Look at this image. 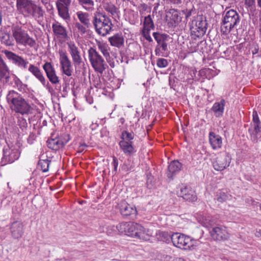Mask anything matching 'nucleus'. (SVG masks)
<instances>
[{
    "label": "nucleus",
    "mask_w": 261,
    "mask_h": 261,
    "mask_svg": "<svg viewBox=\"0 0 261 261\" xmlns=\"http://www.w3.org/2000/svg\"><path fill=\"white\" fill-rule=\"evenodd\" d=\"M231 158L227 152H221L212 162L215 170L221 171L229 166Z\"/></svg>",
    "instance_id": "1a4fd4ad"
},
{
    "label": "nucleus",
    "mask_w": 261,
    "mask_h": 261,
    "mask_svg": "<svg viewBox=\"0 0 261 261\" xmlns=\"http://www.w3.org/2000/svg\"><path fill=\"white\" fill-rule=\"evenodd\" d=\"M171 19L174 21L175 23H178L181 20V16L180 13L176 10H172Z\"/></svg>",
    "instance_id": "79ce46f5"
},
{
    "label": "nucleus",
    "mask_w": 261,
    "mask_h": 261,
    "mask_svg": "<svg viewBox=\"0 0 261 261\" xmlns=\"http://www.w3.org/2000/svg\"><path fill=\"white\" fill-rule=\"evenodd\" d=\"M88 58L91 65L95 71L102 74L108 65L103 58L96 50L90 47L88 50Z\"/></svg>",
    "instance_id": "6e6552de"
},
{
    "label": "nucleus",
    "mask_w": 261,
    "mask_h": 261,
    "mask_svg": "<svg viewBox=\"0 0 261 261\" xmlns=\"http://www.w3.org/2000/svg\"><path fill=\"white\" fill-rule=\"evenodd\" d=\"M87 145L85 143L81 144L79 147L78 152H81L87 147Z\"/></svg>",
    "instance_id": "5fc2aeb1"
},
{
    "label": "nucleus",
    "mask_w": 261,
    "mask_h": 261,
    "mask_svg": "<svg viewBox=\"0 0 261 261\" xmlns=\"http://www.w3.org/2000/svg\"><path fill=\"white\" fill-rule=\"evenodd\" d=\"M75 27L77 29L78 31L81 33V34H84L86 32V27L83 24H82L80 22H76L75 23Z\"/></svg>",
    "instance_id": "de8ad7c7"
},
{
    "label": "nucleus",
    "mask_w": 261,
    "mask_h": 261,
    "mask_svg": "<svg viewBox=\"0 0 261 261\" xmlns=\"http://www.w3.org/2000/svg\"><path fill=\"white\" fill-rule=\"evenodd\" d=\"M181 168L182 164L178 161H172L168 166V177L172 179L173 176L181 170Z\"/></svg>",
    "instance_id": "393cba45"
},
{
    "label": "nucleus",
    "mask_w": 261,
    "mask_h": 261,
    "mask_svg": "<svg viewBox=\"0 0 261 261\" xmlns=\"http://www.w3.org/2000/svg\"><path fill=\"white\" fill-rule=\"evenodd\" d=\"M252 116V126L253 129L251 133V139L253 142H257L259 133L261 132V123L256 111L253 112Z\"/></svg>",
    "instance_id": "dca6fc26"
},
{
    "label": "nucleus",
    "mask_w": 261,
    "mask_h": 261,
    "mask_svg": "<svg viewBox=\"0 0 261 261\" xmlns=\"http://www.w3.org/2000/svg\"><path fill=\"white\" fill-rule=\"evenodd\" d=\"M119 144L120 149L127 156H130L136 152L135 148L133 146V142H127L124 141H120Z\"/></svg>",
    "instance_id": "bb28decb"
},
{
    "label": "nucleus",
    "mask_w": 261,
    "mask_h": 261,
    "mask_svg": "<svg viewBox=\"0 0 261 261\" xmlns=\"http://www.w3.org/2000/svg\"><path fill=\"white\" fill-rule=\"evenodd\" d=\"M149 9V7L145 3H141L138 6V10L140 15H143Z\"/></svg>",
    "instance_id": "a18cd8bd"
},
{
    "label": "nucleus",
    "mask_w": 261,
    "mask_h": 261,
    "mask_svg": "<svg viewBox=\"0 0 261 261\" xmlns=\"http://www.w3.org/2000/svg\"><path fill=\"white\" fill-rule=\"evenodd\" d=\"M156 65L159 68H165L168 65L167 60L163 58H159L157 60Z\"/></svg>",
    "instance_id": "49530a36"
},
{
    "label": "nucleus",
    "mask_w": 261,
    "mask_h": 261,
    "mask_svg": "<svg viewBox=\"0 0 261 261\" xmlns=\"http://www.w3.org/2000/svg\"><path fill=\"white\" fill-rule=\"evenodd\" d=\"M46 75L55 72V69L50 62H46L42 66Z\"/></svg>",
    "instance_id": "a19ab883"
},
{
    "label": "nucleus",
    "mask_w": 261,
    "mask_h": 261,
    "mask_svg": "<svg viewBox=\"0 0 261 261\" xmlns=\"http://www.w3.org/2000/svg\"><path fill=\"white\" fill-rule=\"evenodd\" d=\"M50 161L46 159H40L38 163V168L41 170L43 172L48 171Z\"/></svg>",
    "instance_id": "f704fd0d"
},
{
    "label": "nucleus",
    "mask_w": 261,
    "mask_h": 261,
    "mask_svg": "<svg viewBox=\"0 0 261 261\" xmlns=\"http://www.w3.org/2000/svg\"><path fill=\"white\" fill-rule=\"evenodd\" d=\"M97 46L98 49L100 50L101 53L103 54V56L106 59H107L108 58H110V47L107 44L99 42L97 43Z\"/></svg>",
    "instance_id": "e433bc0d"
},
{
    "label": "nucleus",
    "mask_w": 261,
    "mask_h": 261,
    "mask_svg": "<svg viewBox=\"0 0 261 261\" xmlns=\"http://www.w3.org/2000/svg\"><path fill=\"white\" fill-rule=\"evenodd\" d=\"M0 39L1 43L7 46H12L14 45V39L10 36L8 33H2L0 34Z\"/></svg>",
    "instance_id": "c85d7f7f"
},
{
    "label": "nucleus",
    "mask_w": 261,
    "mask_h": 261,
    "mask_svg": "<svg viewBox=\"0 0 261 261\" xmlns=\"http://www.w3.org/2000/svg\"><path fill=\"white\" fill-rule=\"evenodd\" d=\"M105 10L111 14L112 16L118 15V10L117 7L112 3H106L103 6Z\"/></svg>",
    "instance_id": "72a5a7b5"
},
{
    "label": "nucleus",
    "mask_w": 261,
    "mask_h": 261,
    "mask_svg": "<svg viewBox=\"0 0 261 261\" xmlns=\"http://www.w3.org/2000/svg\"><path fill=\"white\" fill-rule=\"evenodd\" d=\"M121 140L125 142H133L132 140L134 138V134L133 133H129L127 131H123L121 134Z\"/></svg>",
    "instance_id": "ea45409f"
},
{
    "label": "nucleus",
    "mask_w": 261,
    "mask_h": 261,
    "mask_svg": "<svg viewBox=\"0 0 261 261\" xmlns=\"http://www.w3.org/2000/svg\"><path fill=\"white\" fill-rule=\"evenodd\" d=\"M182 12L185 15L186 19H188L191 16L196 13V10L193 5L182 10Z\"/></svg>",
    "instance_id": "4c0bfd02"
},
{
    "label": "nucleus",
    "mask_w": 261,
    "mask_h": 261,
    "mask_svg": "<svg viewBox=\"0 0 261 261\" xmlns=\"http://www.w3.org/2000/svg\"><path fill=\"white\" fill-rule=\"evenodd\" d=\"M56 5L60 16L65 20L69 19L70 15L67 8V7L69 5H66L64 3L59 0L56 3Z\"/></svg>",
    "instance_id": "a878e982"
},
{
    "label": "nucleus",
    "mask_w": 261,
    "mask_h": 261,
    "mask_svg": "<svg viewBox=\"0 0 261 261\" xmlns=\"http://www.w3.org/2000/svg\"><path fill=\"white\" fill-rule=\"evenodd\" d=\"M121 233L140 240L147 241L150 239L152 232L141 225L134 222H123L117 226Z\"/></svg>",
    "instance_id": "f257e3e1"
},
{
    "label": "nucleus",
    "mask_w": 261,
    "mask_h": 261,
    "mask_svg": "<svg viewBox=\"0 0 261 261\" xmlns=\"http://www.w3.org/2000/svg\"><path fill=\"white\" fill-rule=\"evenodd\" d=\"M251 200L252 201V205H257L258 204V206H259L260 209L261 210V204L255 201L254 200L251 199Z\"/></svg>",
    "instance_id": "6e6d98bb"
},
{
    "label": "nucleus",
    "mask_w": 261,
    "mask_h": 261,
    "mask_svg": "<svg viewBox=\"0 0 261 261\" xmlns=\"http://www.w3.org/2000/svg\"><path fill=\"white\" fill-rule=\"evenodd\" d=\"M217 201L222 203L231 199V195L228 192L221 191L217 193L215 198Z\"/></svg>",
    "instance_id": "2f4dec72"
},
{
    "label": "nucleus",
    "mask_w": 261,
    "mask_h": 261,
    "mask_svg": "<svg viewBox=\"0 0 261 261\" xmlns=\"http://www.w3.org/2000/svg\"><path fill=\"white\" fill-rule=\"evenodd\" d=\"M28 70L39 81L41 84L45 86L46 85V81L44 76L41 70L38 67L35 66L33 64H30L29 65Z\"/></svg>",
    "instance_id": "b1692460"
},
{
    "label": "nucleus",
    "mask_w": 261,
    "mask_h": 261,
    "mask_svg": "<svg viewBox=\"0 0 261 261\" xmlns=\"http://www.w3.org/2000/svg\"><path fill=\"white\" fill-rule=\"evenodd\" d=\"M10 78V71L7 64L3 59L0 54V80H5V82L9 81Z\"/></svg>",
    "instance_id": "aec40b11"
},
{
    "label": "nucleus",
    "mask_w": 261,
    "mask_h": 261,
    "mask_svg": "<svg viewBox=\"0 0 261 261\" xmlns=\"http://www.w3.org/2000/svg\"><path fill=\"white\" fill-rule=\"evenodd\" d=\"M182 261H184V260H182Z\"/></svg>",
    "instance_id": "bf43d9fd"
},
{
    "label": "nucleus",
    "mask_w": 261,
    "mask_h": 261,
    "mask_svg": "<svg viewBox=\"0 0 261 261\" xmlns=\"http://www.w3.org/2000/svg\"><path fill=\"white\" fill-rule=\"evenodd\" d=\"M225 101L224 99H221L218 102H215L213 107L212 110L215 112L216 116L219 117L222 115L224 112V107Z\"/></svg>",
    "instance_id": "c756f323"
},
{
    "label": "nucleus",
    "mask_w": 261,
    "mask_h": 261,
    "mask_svg": "<svg viewBox=\"0 0 261 261\" xmlns=\"http://www.w3.org/2000/svg\"><path fill=\"white\" fill-rule=\"evenodd\" d=\"M177 194L189 201L194 202L197 200L196 193L190 187L185 186L181 187Z\"/></svg>",
    "instance_id": "6ab92c4d"
},
{
    "label": "nucleus",
    "mask_w": 261,
    "mask_h": 261,
    "mask_svg": "<svg viewBox=\"0 0 261 261\" xmlns=\"http://www.w3.org/2000/svg\"><path fill=\"white\" fill-rule=\"evenodd\" d=\"M119 209L121 214L123 216H135L137 214L136 208L132 205L128 204L125 201L120 203Z\"/></svg>",
    "instance_id": "5701e85b"
},
{
    "label": "nucleus",
    "mask_w": 261,
    "mask_h": 261,
    "mask_svg": "<svg viewBox=\"0 0 261 261\" xmlns=\"http://www.w3.org/2000/svg\"><path fill=\"white\" fill-rule=\"evenodd\" d=\"M111 45L113 46L120 47L123 45L124 38L121 34H116L109 38Z\"/></svg>",
    "instance_id": "cd10ccee"
},
{
    "label": "nucleus",
    "mask_w": 261,
    "mask_h": 261,
    "mask_svg": "<svg viewBox=\"0 0 261 261\" xmlns=\"http://www.w3.org/2000/svg\"><path fill=\"white\" fill-rule=\"evenodd\" d=\"M2 52L5 55L7 59L13 64L23 69L27 68L29 62L24 60L21 56L7 49L3 50Z\"/></svg>",
    "instance_id": "ddd939ff"
},
{
    "label": "nucleus",
    "mask_w": 261,
    "mask_h": 261,
    "mask_svg": "<svg viewBox=\"0 0 261 261\" xmlns=\"http://www.w3.org/2000/svg\"><path fill=\"white\" fill-rule=\"evenodd\" d=\"M7 101L12 111L21 115L28 114L31 107L27 101L18 92L11 90L6 97Z\"/></svg>",
    "instance_id": "7ed1b4c3"
},
{
    "label": "nucleus",
    "mask_w": 261,
    "mask_h": 261,
    "mask_svg": "<svg viewBox=\"0 0 261 261\" xmlns=\"http://www.w3.org/2000/svg\"><path fill=\"white\" fill-rule=\"evenodd\" d=\"M171 241L176 247L187 249L192 246V240L189 236L179 233H173L171 236Z\"/></svg>",
    "instance_id": "9d476101"
},
{
    "label": "nucleus",
    "mask_w": 261,
    "mask_h": 261,
    "mask_svg": "<svg viewBox=\"0 0 261 261\" xmlns=\"http://www.w3.org/2000/svg\"><path fill=\"white\" fill-rule=\"evenodd\" d=\"M159 236L161 238V239L164 242H167L171 240V236L170 234L168 233V232L166 231H162L159 232Z\"/></svg>",
    "instance_id": "c03bdc74"
},
{
    "label": "nucleus",
    "mask_w": 261,
    "mask_h": 261,
    "mask_svg": "<svg viewBox=\"0 0 261 261\" xmlns=\"http://www.w3.org/2000/svg\"><path fill=\"white\" fill-rule=\"evenodd\" d=\"M154 28V25L152 18L150 15L144 17L143 28L142 30H151Z\"/></svg>",
    "instance_id": "c9c22d12"
},
{
    "label": "nucleus",
    "mask_w": 261,
    "mask_h": 261,
    "mask_svg": "<svg viewBox=\"0 0 261 261\" xmlns=\"http://www.w3.org/2000/svg\"><path fill=\"white\" fill-rule=\"evenodd\" d=\"M79 4L87 11H92L94 9V3L92 0H77Z\"/></svg>",
    "instance_id": "473e14b6"
},
{
    "label": "nucleus",
    "mask_w": 261,
    "mask_h": 261,
    "mask_svg": "<svg viewBox=\"0 0 261 261\" xmlns=\"http://www.w3.org/2000/svg\"><path fill=\"white\" fill-rule=\"evenodd\" d=\"M11 30L13 38L17 44L30 47H34L36 46V40L31 37L21 27L13 25Z\"/></svg>",
    "instance_id": "423d86ee"
},
{
    "label": "nucleus",
    "mask_w": 261,
    "mask_h": 261,
    "mask_svg": "<svg viewBox=\"0 0 261 261\" xmlns=\"http://www.w3.org/2000/svg\"><path fill=\"white\" fill-rule=\"evenodd\" d=\"M59 54L61 69L63 73L67 76H71L72 73L71 62L67 53L63 50H59Z\"/></svg>",
    "instance_id": "f8f14e48"
},
{
    "label": "nucleus",
    "mask_w": 261,
    "mask_h": 261,
    "mask_svg": "<svg viewBox=\"0 0 261 261\" xmlns=\"http://www.w3.org/2000/svg\"><path fill=\"white\" fill-rule=\"evenodd\" d=\"M168 4L178 6L181 4V0H167Z\"/></svg>",
    "instance_id": "3c124183"
},
{
    "label": "nucleus",
    "mask_w": 261,
    "mask_h": 261,
    "mask_svg": "<svg viewBox=\"0 0 261 261\" xmlns=\"http://www.w3.org/2000/svg\"><path fill=\"white\" fill-rule=\"evenodd\" d=\"M67 45L74 66H79L83 63V61L79 47L72 41L67 42Z\"/></svg>",
    "instance_id": "4468645a"
},
{
    "label": "nucleus",
    "mask_w": 261,
    "mask_h": 261,
    "mask_svg": "<svg viewBox=\"0 0 261 261\" xmlns=\"http://www.w3.org/2000/svg\"><path fill=\"white\" fill-rule=\"evenodd\" d=\"M112 164L114 167V171L116 172L118 166V161L117 159L115 156L113 157Z\"/></svg>",
    "instance_id": "603ef678"
},
{
    "label": "nucleus",
    "mask_w": 261,
    "mask_h": 261,
    "mask_svg": "<svg viewBox=\"0 0 261 261\" xmlns=\"http://www.w3.org/2000/svg\"><path fill=\"white\" fill-rule=\"evenodd\" d=\"M46 76L52 84H57L59 83V79L56 74V71Z\"/></svg>",
    "instance_id": "37998d69"
},
{
    "label": "nucleus",
    "mask_w": 261,
    "mask_h": 261,
    "mask_svg": "<svg viewBox=\"0 0 261 261\" xmlns=\"http://www.w3.org/2000/svg\"><path fill=\"white\" fill-rule=\"evenodd\" d=\"M206 17L203 15H197L189 23L191 37L196 39L202 37L207 30Z\"/></svg>",
    "instance_id": "39448f33"
},
{
    "label": "nucleus",
    "mask_w": 261,
    "mask_h": 261,
    "mask_svg": "<svg viewBox=\"0 0 261 261\" xmlns=\"http://www.w3.org/2000/svg\"><path fill=\"white\" fill-rule=\"evenodd\" d=\"M257 6L259 7H261V0H257Z\"/></svg>",
    "instance_id": "4d7b16f0"
},
{
    "label": "nucleus",
    "mask_w": 261,
    "mask_h": 261,
    "mask_svg": "<svg viewBox=\"0 0 261 261\" xmlns=\"http://www.w3.org/2000/svg\"><path fill=\"white\" fill-rule=\"evenodd\" d=\"M240 18L238 13L233 9H230L223 13V19L221 25V31L223 34H228L240 22Z\"/></svg>",
    "instance_id": "0eeeda50"
},
{
    "label": "nucleus",
    "mask_w": 261,
    "mask_h": 261,
    "mask_svg": "<svg viewBox=\"0 0 261 261\" xmlns=\"http://www.w3.org/2000/svg\"><path fill=\"white\" fill-rule=\"evenodd\" d=\"M150 30H142V34L143 36L149 42H151L152 39L150 36Z\"/></svg>",
    "instance_id": "09e8293b"
},
{
    "label": "nucleus",
    "mask_w": 261,
    "mask_h": 261,
    "mask_svg": "<svg viewBox=\"0 0 261 261\" xmlns=\"http://www.w3.org/2000/svg\"><path fill=\"white\" fill-rule=\"evenodd\" d=\"M154 52H155V55L157 56H162V53L161 52V48H160L159 46H156V47L155 49Z\"/></svg>",
    "instance_id": "864d4df0"
},
{
    "label": "nucleus",
    "mask_w": 261,
    "mask_h": 261,
    "mask_svg": "<svg viewBox=\"0 0 261 261\" xmlns=\"http://www.w3.org/2000/svg\"><path fill=\"white\" fill-rule=\"evenodd\" d=\"M20 152L16 148H5L4 149V154L3 162L5 164L12 163L19 158Z\"/></svg>",
    "instance_id": "a211bd4d"
},
{
    "label": "nucleus",
    "mask_w": 261,
    "mask_h": 261,
    "mask_svg": "<svg viewBox=\"0 0 261 261\" xmlns=\"http://www.w3.org/2000/svg\"><path fill=\"white\" fill-rule=\"evenodd\" d=\"M16 8L24 16H31L37 20L42 19L44 13L42 8L32 0H17Z\"/></svg>",
    "instance_id": "f03ea898"
},
{
    "label": "nucleus",
    "mask_w": 261,
    "mask_h": 261,
    "mask_svg": "<svg viewBox=\"0 0 261 261\" xmlns=\"http://www.w3.org/2000/svg\"><path fill=\"white\" fill-rule=\"evenodd\" d=\"M70 136L68 134H63L55 138H50L47 141V145L52 150H58L63 146L70 140Z\"/></svg>",
    "instance_id": "9b49d317"
},
{
    "label": "nucleus",
    "mask_w": 261,
    "mask_h": 261,
    "mask_svg": "<svg viewBox=\"0 0 261 261\" xmlns=\"http://www.w3.org/2000/svg\"><path fill=\"white\" fill-rule=\"evenodd\" d=\"M76 15L80 22L87 28H89L90 24V20L89 18V14L86 12L79 11L76 13Z\"/></svg>",
    "instance_id": "7c9ffc66"
},
{
    "label": "nucleus",
    "mask_w": 261,
    "mask_h": 261,
    "mask_svg": "<svg viewBox=\"0 0 261 261\" xmlns=\"http://www.w3.org/2000/svg\"><path fill=\"white\" fill-rule=\"evenodd\" d=\"M210 233L212 238L215 240H226L229 237L226 227L222 226L213 227Z\"/></svg>",
    "instance_id": "2eb2a0df"
},
{
    "label": "nucleus",
    "mask_w": 261,
    "mask_h": 261,
    "mask_svg": "<svg viewBox=\"0 0 261 261\" xmlns=\"http://www.w3.org/2000/svg\"><path fill=\"white\" fill-rule=\"evenodd\" d=\"M208 139L213 149L218 150L221 148L222 146V139L220 136L211 132L208 134Z\"/></svg>",
    "instance_id": "412c9836"
},
{
    "label": "nucleus",
    "mask_w": 261,
    "mask_h": 261,
    "mask_svg": "<svg viewBox=\"0 0 261 261\" xmlns=\"http://www.w3.org/2000/svg\"><path fill=\"white\" fill-rule=\"evenodd\" d=\"M10 231L13 239H19L24 233V225L21 222L15 221L10 225Z\"/></svg>",
    "instance_id": "f3484780"
},
{
    "label": "nucleus",
    "mask_w": 261,
    "mask_h": 261,
    "mask_svg": "<svg viewBox=\"0 0 261 261\" xmlns=\"http://www.w3.org/2000/svg\"><path fill=\"white\" fill-rule=\"evenodd\" d=\"M52 28L54 34L58 38L64 39L67 37V31L66 28L58 21H56L53 23Z\"/></svg>",
    "instance_id": "4be33fe9"
},
{
    "label": "nucleus",
    "mask_w": 261,
    "mask_h": 261,
    "mask_svg": "<svg viewBox=\"0 0 261 261\" xmlns=\"http://www.w3.org/2000/svg\"><path fill=\"white\" fill-rule=\"evenodd\" d=\"M153 36L158 43L164 41H167L169 37L167 34H161L157 32H154L153 33Z\"/></svg>",
    "instance_id": "58836bf2"
},
{
    "label": "nucleus",
    "mask_w": 261,
    "mask_h": 261,
    "mask_svg": "<svg viewBox=\"0 0 261 261\" xmlns=\"http://www.w3.org/2000/svg\"><path fill=\"white\" fill-rule=\"evenodd\" d=\"M92 23L97 33L102 36L109 34L112 30L113 26L112 21L105 14L95 13Z\"/></svg>",
    "instance_id": "20e7f679"
},
{
    "label": "nucleus",
    "mask_w": 261,
    "mask_h": 261,
    "mask_svg": "<svg viewBox=\"0 0 261 261\" xmlns=\"http://www.w3.org/2000/svg\"><path fill=\"white\" fill-rule=\"evenodd\" d=\"M196 49L195 48V47H194V48L192 49L191 50V51L192 52L196 51Z\"/></svg>",
    "instance_id": "13d9d810"
},
{
    "label": "nucleus",
    "mask_w": 261,
    "mask_h": 261,
    "mask_svg": "<svg viewBox=\"0 0 261 261\" xmlns=\"http://www.w3.org/2000/svg\"><path fill=\"white\" fill-rule=\"evenodd\" d=\"M166 41H164L161 42V43H158L157 46H159L160 48H162L163 51H167L168 50V45Z\"/></svg>",
    "instance_id": "8fccbe9b"
}]
</instances>
